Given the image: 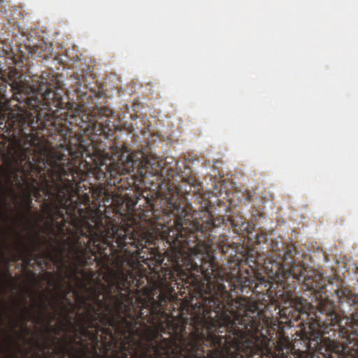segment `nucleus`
Returning <instances> with one entry per match:
<instances>
[{
    "label": "nucleus",
    "instance_id": "nucleus-19",
    "mask_svg": "<svg viewBox=\"0 0 358 358\" xmlns=\"http://www.w3.org/2000/svg\"><path fill=\"white\" fill-rule=\"evenodd\" d=\"M17 327V322H15V325L13 327V329H15Z\"/></svg>",
    "mask_w": 358,
    "mask_h": 358
},
{
    "label": "nucleus",
    "instance_id": "nucleus-8",
    "mask_svg": "<svg viewBox=\"0 0 358 358\" xmlns=\"http://www.w3.org/2000/svg\"><path fill=\"white\" fill-rule=\"evenodd\" d=\"M35 306H40L42 308V311L41 313V317H37L34 319V322L36 324H40L43 320L42 317L45 315V312L47 310V305L45 302L41 299V302L39 303L34 301Z\"/></svg>",
    "mask_w": 358,
    "mask_h": 358
},
{
    "label": "nucleus",
    "instance_id": "nucleus-17",
    "mask_svg": "<svg viewBox=\"0 0 358 358\" xmlns=\"http://www.w3.org/2000/svg\"><path fill=\"white\" fill-rule=\"evenodd\" d=\"M36 161H37V162H39V164H41V163L42 162V159H41V157H38V159H36Z\"/></svg>",
    "mask_w": 358,
    "mask_h": 358
},
{
    "label": "nucleus",
    "instance_id": "nucleus-10",
    "mask_svg": "<svg viewBox=\"0 0 358 358\" xmlns=\"http://www.w3.org/2000/svg\"><path fill=\"white\" fill-rule=\"evenodd\" d=\"M69 153L71 155L72 157L76 159H83L84 157V152L83 151H78V152H75V153L73 152V151L71 150H69ZM89 156V154L87 152V150H85V157H88Z\"/></svg>",
    "mask_w": 358,
    "mask_h": 358
},
{
    "label": "nucleus",
    "instance_id": "nucleus-7",
    "mask_svg": "<svg viewBox=\"0 0 358 358\" xmlns=\"http://www.w3.org/2000/svg\"><path fill=\"white\" fill-rule=\"evenodd\" d=\"M88 87L87 85H85L84 86H82L81 84L79 85V86L77 87V93L78 96L82 99L83 101L85 100L89 101L90 96L87 95V91Z\"/></svg>",
    "mask_w": 358,
    "mask_h": 358
},
{
    "label": "nucleus",
    "instance_id": "nucleus-18",
    "mask_svg": "<svg viewBox=\"0 0 358 358\" xmlns=\"http://www.w3.org/2000/svg\"><path fill=\"white\" fill-rule=\"evenodd\" d=\"M88 300H89V297L87 296V297L86 298V303H85V304H86L87 306H89V303H88V302H87V301H88Z\"/></svg>",
    "mask_w": 358,
    "mask_h": 358
},
{
    "label": "nucleus",
    "instance_id": "nucleus-6",
    "mask_svg": "<svg viewBox=\"0 0 358 358\" xmlns=\"http://www.w3.org/2000/svg\"><path fill=\"white\" fill-rule=\"evenodd\" d=\"M31 316V310L28 308H25V312L24 314L18 315L19 318L24 322L22 324V327L25 331L27 335H29L31 334L30 329H29L27 327V322L29 321Z\"/></svg>",
    "mask_w": 358,
    "mask_h": 358
},
{
    "label": "nucleus",
    "instance_id": "nucleus-5",
    "mask_svg": "<svg viewBox=\"0 0 358 358\" xmlns=\"http://www.w3.org/2000/svg\"><path fill=\"white\" fill-rule=\"evenodd\" d=\"M39 90L43 92L42 95L44 101L48 104L51 103L57 106L59 102L60 96L57 92V87L55 84H51L46 82V83H42L40 85Z\"/></svg>",
    "mask_w": 358,
    "mask_h": 358
},
{
    "label": "nucleus",
    "instance_id": "nucleus-21",
    "mask_svg": "<svg viewBox=\"0 0 358 358\" xmlns=\"http://www.w3.org/2000/svg\"><path fill=\"white\" fill-rule=\"evenodd\" d=\"M86 314H87V315L88 314H90V310H87V309L86 310Z\"/></svg>",
    "mask_w": 358,
    "mask_h": 358
},
{
    "label": "nucleus",
    "instance_id": "nucleus-20",
    "mask_svg": "<svg viewBox=\"0 0 358 358\" xmlns=\"http://www.w3.org/2000/svg\"><path fill=\"white\" fill-rule=\"evenodd\" d=\"M85 290H86V292H90V288H89V287H87L86 286V287H85Z\"/></svg>",
    "mask_w": 358,
    "mask_h": 358
},
{
    "label": "nucleus",
    "instance_id": "nucleus-1",
    "mask_svg": "<svg viewBox=\"0 0 358 358\" xmlns=\"http://www.w3.org/2000/svg\"><path fill=\"white\" fill-rule=\"evenodd\" d=\"M17 149L12 157L9 164L10 177L18 187L22 189V197L24 206L27 213L33 208L32 197L40 198L42 191L45 196L55 201L57 207L65 210L66 217L60 210L55 212L48 203L43 204L45 213L48 218L54 220L55 215L58 213L62 219L59 230L62 234L68 235L64 241L62 255L66 258L63 266L67 270L66 277L69 281L70 289L75 296L79 292L74 289L73 284L81 287L83 281L78 275L83 276V267L90 259V223L87 216L90 213V199L86 196L85 216L84 211L80 208V204L74 198L77 196V187H80L76 181L78 175L77 167L71 162L66 165L63 162H55L50 165L47 173L43 167L30 161V156L39 154L41 150V141L37 136V143L29 145L25 138L14 140Z\"/></svg>",
    "mask_w": 358,
    "mask_h": 358
},
{
    "label": "nucleus",
    "instance_id": "nucleus-22",
    "mask_svg": "<svg viewBox=\"0 0 358 358\" xmlns=\"http://www.w3.org/2000/svg\"><path fill=\"white\" fill-rule=\"evenodd\" d=\"M86 281L89 283V278L87 277H86Z\"/></svg>",
    "mask_w": 358,
    "mask_h": 358
},
{
    "label": "nucleus",
    "instance_id": "nucleus-14",
    "mask_svg": "<svg viewBox=\"0 0 358 358\" xmlns=\"http://www.w3.org/2000/svg\"><path fill=\"white\" fill-rule=\"evenodd\" d=\"M51 322H52V320H51V316H50V315H49V316H48V319L47 320V322H46V323H47V327L50 326Z\"/></svg>",
    "mask_w": 358,
    "mask_h": 358
},
{
    "label": "nucleus",
    "instance_id": "nucleus-3",
    "mask_svg": "<svg viewBox=\"0 0 358 358\" xmlns=\"http://www.w3.org/2000/svg\"><path fill=\"white\" fill-rule=\"evenodd\" d=\"M66 335L64 336V344L60 350L62 358H83L84 352H88V348L84 343V338L90 339L88 327H85L81 318L76 320L70 314L66 315Z\"/></svg>",
    "mask_w": 358,
    "mask_h": 358
},
{
    "label": "nucleus",
    "instance_id": "nucleus-13",
    "mask_svg": "<svg viewBox=\"0 0 358 358\" xmlns=\"http://www.w3.org/2000/svg\"><path fill=\"white\" fill-rule=\"evenodd\" d=\"M3 203H4V208H7V206H8V202H7V199H6V197H3Z\"/></svg>",
    "mask_w": 358,
    "mask_h": 358
},
{
    "label": "nucleus",
    "instance_id": "nucleus-2",
    "mask_svg": "<svg viewBox=\"0 0 358 358\" xmlns=\"http://www.w3.org/2000/svg\"><path fill=\"white\" fill-rule=\"evenodd\" d=\"M11 78V76H9ZM19 80H13L10 83V88L13 92L12 99L16 101L19 105H17L20 113H11L5 123L0 121V129L11 133L14 140L25 138V141L29 143V145L37 143V135L30 131L33 130L34 126L33 116L27 110V109L37 110L39 108L41 100L37 96L31 87L24 85L21 80L20 76Z\"/></svg>",
    "mask_w": 358,
    "mask_h": 358
},
{
    "label": "nucleus",
    "instance_id": "nucleus-9",
    "mask_svg": "<svg viewBox=\"0 0 358 358\" xmlns=\"http://www.w3.org/2000/svg\"><path fill=\"white\" fill-rule=\"evenodd\" d=\"M82 123L80 128H83L84 132L87 135V132L90 130V114H85L82 116Z\"/></svg>",
    "mask_w": 358,
    "mask_h": 358
},
{
    "label": "nucleus",
    "instance_id": "nucleus-15",
    "mask_svg": "<svg viewBox=\"0 0 358 358\" xmlns=\"http://www.w3.org/2000/svg\"><path fill=\"white\" fill-rule=\"evenodd\" d=\"M70 306H71V309L72 311L74 310V305L71 303V300H69V302Z\"/></svg>",
    "mask_w": 358,
    "mask_h": 358
},
{
    "label": "nucleus",
    "instance_id": "nucleus-11",
    "mask_svg": "<svg viewBox=\"0 0 358 358\" xmlns=\"http://www.w3.org/2000/svg\"><path fill=\"white\" fill-rule=\"evenodd\" d=\"M36 346L43 353H44L46 350L49 349L48 345H46V344H41V343H40L38 341L36 343Z\"/></svg>",
    "mask_w": 358,
    "mask_h": 358
},
{
    "label": "nucleus",
    "instance_id": "nucleus-16",
    "mask_svg": "<svg viewBox=\"0 0 358 358\" xmlns=\"http://www.w3.org/2000/svg\"><path fill=\"white\" fill-rule=\"evenodd\" d=\"M85 166H86V173H87L90 171V169L87 167L88 163L86 161H85Z\"/></svg>",
    "mask_w": 358,
    "mask_h": 358
},
{
    "label": "nucleus",
    "instance_id": "nucleus-23",
    "mask_svg": "<svg viewBox=\"0 0 358 358\" xmlns=\"http://www.w3.org/2000/svg\"><path fill=\"white\" fill-rule=\"evenodd\" d=\"M86 358H88V357H86Z\"/></svg>",
    "mask_w": 358,
    "mask_h": 358
},
{
    "label": "nucleus",
    "instance_id": "nucleus-4",
    "mask_svg": "<svg viewBox=\"0 0 358 358\" xmlns=\"http://www.w3.org/2000/svg\"><path fill=\"white\" fill-rule=\"evenodd\" d=\"M40 249L38 241L34 238H31V243L27 244L25 241H21L16 246L17 255L14 261L22 260L27 266H31L32 262L36 259V252Z\"/></svg>",
    "mask_w": 358,
    "mask_h": 358
},
{
    "label": "nucleus",
    "instance_id": "nucleus-12",
    "mask_svg": "<svg viewBox=\"0 0 358 358\" xmlns=\"http://www.w3.org/2000/svg\"><path fill=\"white\" fill-rule=\"evenodd\" d=\"M8 219V213L6 210H3L0 208V222L3 220H7Z\"/></svg>",
    "mask_w": 358,
    "mask_h": 358
}]
</instances>
